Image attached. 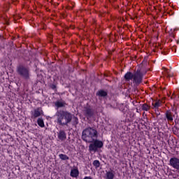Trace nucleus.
<instances>
[{
	"label": "nucleus",
	"mask_w": 179,
	"mask_h": 179,
	"mask_svg": "<svg viewBox=\"0 0 179 179\" xmlns=\"http://www.w3.org/2000/svg\"><path fill=\"white\" fill-rule=\"evenodd\" d=\"M56 117L57 120V124L62 125V127H68V124L72 122L73 115L66 110H58L56 113Z\"/></svg>",
	"instance_id": "1"
},
{
	"label": "nucleus",
	"mask_w": 179,
	"mask_h": 179,
	"mask_svg": "<svg viewBox=\"0 0 179 179\" xmlns=\"http://www.w3.org/2000/svg\"><path fill=\"white\" fill-rule=\"evenodd\" d=\"M99 137V132L96 128L87 127L83 131L82 139L87 143L94 142Z\"/></svg>",
	"instance_id": "2"
},
{
	"label": "nucleus",
	"mask_w": 179,
	"mask_h": 179,
	"mask_svg": "<svg viewBox=\"0 0 179 179\" xmlns=\"http://www.w3.org/2000/svg\"><path fill=\"white\" fill-rule=\"evenodd\" d=\"M124 79L129 82V80H132L133 79V83H135L136 86H138V85H141L142 83V79H143V74L141 73V71H137L134 73H132L131 72H127L124 75Z\"/></svg>",
	"instance_id": "3"
},
{
	"label": "nucleus",
	"mask_w": 179,
	"mask_h": 179,
	"mask_svg": "<svg viewBox=\"0 0 179 179\" xmlns=\"http://www.w3.org/2000/svg\"><path fill=\"white\" fill-rule=\"evenodd\" d=\"M17 73L25 80H29V79H30V69H29V67L20 65L17 68Z\"/></svg>",
	"instance_id": "4"
},
{
	"label": "nucleus",
	"mask_w": 179,
	"mask_h": 179,
	"mask_svg": "<svg viewBox=\"0 0 179 179\" xmlns=\"http://www.w3.org/2000/svg\"><path fill=\"white\" fill-rule=\"evenodd\" d=\"M89 145L90 152H97V150L103 148V141L96 138L94 141L90 142Z\"/></svg>",
	"instance_id": "5"
},
{
	"label": "nucleus",
	"mask_w": 179,
	"mask_h": 179,
	"mask_svg": "<svg viewBox=\"0 0 179 179\" xmlns=\"http://www.w3.org/2000/svg\"><path fill=\"white\" fill-rule=\"evenodd\" d=\"M83 115L87 118H92L94 115V110L90 106H86L83 109Z\"/></svg>",
	"instance_id": "6"
},
{
	"label": "nucleus",
	"mask_w": 179,
	"mask_h": 179,
	"mask_svg": "<svg viewBox=\"0 0 179 179\" xmlns=\"http://www.w3.org/2000/svg\"><path fill=\"white\" fill-rule=\"evenodd\" d=\"M43 109H41V108H37L34 109V111H31V118L32 120H36V118H38V117L43 115Z\"/></svg>",
	"instance_id": "7"
},
{
	"label": "nucleus",
	"mask_w": 179,
	"mask_h": 179,
	"mask_svg": "<svg viewBox=\"0 0 179 179\" xmlns=\"http://www.w3.org/2000/svg\"><path fill=\"white\" fill-rule=\"evenodd\" d=\"M169 164L173 167V169H176V170H179V158L176 157H172L169 160Z\"/></svg>",
	"instance_id": "8"
},
{
	"label": "nucleus",
	"mask_w": 179,
	"mask_h": 179,
	"mask_svg": "<svg viewBox=\"0 0 179 179\" xmlns=\"http://www.w3.org/2000/svg\"><path fill=\"white\" fill-rule=\"evenodd\" d=\"M165 117L168 122H173V121H174V117H176V115H174L173 113L170 110H168L165 112Z\"/></svg>",
	"instance_id": "9"
},
{
	"label": "nucleus",
	"mask_w": 179,
	"mask_h": 179,
	"mask_svg": "<svg viewBox=\"0 0 179 179\" xmlns=\"http://www.w3.org/2000/svg\"><path fill=\"white\" fill-rule=\"evenodd\" d=\"M57 138L59 139V141H65L66 139V133H65V131L60 130L59 132H57Z\"/></svg>",
	"instance_id": "10"
},
{
	"label": "nucleus",
	"mask_w": 179,
	"mask_h": 179,
	"mask_svg": "<svg viewBox=\"0 0 179 179\" xmlns=\"http://www.w3.org/2000/svg\"><path fill=\"white\" fill-rule=\"evenodd\" d=\"M114 177H115V171H114L113 170H110L108 171H106V173L105 175L106 179H114Z\"/></svg>",
	"instance_id": "11"
},
{
	"label": "nucleus",
	"mask_w": 179,
	"mask_h": 179,
	"mask_svg": "<svg viewBox=\"0 0 179 179\" xmlns=\"http://www.w3.org/2000/svg\"><path fill=\"white\" fill-rule=\"evenodd\" d=\"M55 106L57 107V108H61L62 107H65V106H66V103L64 101L60 100L56 101L55 103Z\"/></svg>",
	"instance_id": "12"
},
{
	"label": "nucleus",
	"mask_w": 179,
	"mask_h": 179,
	"mask_svg": "<svg viewBox=\"0 0 179 179\" xmlns=\"http://www.w3.org/2000/svg\"><path fill=\"white\" fill-rule=\"evenodd\" d=\"M70 176L71 177L76 178L79 176V170H78L77 168L71 169Z\"/></svg>",
	"instance_id": "13"
},
{
	"label": "nucleus",
	"mask_w": 179,
	"mask_h": 179,
	"mask_svg": "<svg viewBox=\"0 0 179 179\" xmlns=\"http://www.w3.org/2000/svg\"><path fill=\"white\" fill-rule=\"evenodd\" d=\"M108 93L107 91L100 90L96 92V96H99V97H107Z\"/></svg>",
	"instance_id": "14"
},
{
	"label": "nucleus",
	"mask_w": 179,
	"mask_h": 179,
	"mask_svg": "<svg viewBox=\"0 0 179 179\" xmlns=\"http://www.w3.org/2000/svg\"><path fill=\"white\" fill-rule=\"evenodd\" d=\"M162 104H163V101L162 100H157L155 103H152V106L155 109L159 108V107H162Z\"/></svg>",
	"instance_id": "15"
},
{
	"label": "nucleus",
	"mask_w": 179,
	"mask_h": 179,
	"mask_svg": "<svg viewBox=\"0 0 179 179\" xmlns=\"http://www.w3.org/2000/svg\"><path fill=\"white\" fill-rule=\"evenodd\" d=\"M141 108L143 111H149L150 110V106L148 105V103H144L142 105Z\"/></svg>",
	"instance_id": "16"
},
{
	"label": "nucleus",
	"mask_w": 179,
	"mask_h": 179,
	"mask_svg": "<svg viewBox=\"0 0 179 179\" xmlns=\"http://www.w3.org/2000/svg\"><path fill=\"white\" fill-rule=\"evenodd\" d=\"M37 124L41 128H44V120L41 118H38L37 120Z\"/></svg>",
	"instance_id": "17"
},
{
	"label": "nucleus",
	"mask_w": 179,
	"mask_h": 179,
	"mask_svg": "<svg viewBox=\"0 0 179 179\" xmlns=\"http://www.w3.org/2000/svg\"><path fill=\"white\" fill-rule=\"evenodd\" d=\"M59 157L62 160H69V157H68L66 155L60 154L59 155Z\"/></svg>",
	"instance_id": "18"
},
{
	"label": "nucleus",
	"mask_w": 179,
	"mask_h": 179,
	"mask_svg": "<svg viewBox=\"0 0 179 179\" xmlns=\"http://www.w3.org/2000/svg\"><path fill=\"white\" fill-rule=\"evenodd\" d=\"M93 166H94L96 169H99V167H100V162L99 160H94L93 162Z\"/></svg>",
	"instance_id": "19"
},
{
	"label": "nucleus",
	"mask_w": 179,
	"mask_h": 179,
	"mask_svg": "<svg viewBox=\"0 0 179 179\" xmlns=\"http://www.w3.org/2000/svg\"><path fill=\"white\" fill-rule=\"evenodd\" d=\"M73 125H78V124H79V119H78L76 117H73Z\"/></svg>",
	"instance_id": "20"
},
{
	"label": "nucleus",
	"mask_w": 179,
	"mask_h": 179,
	"mask_svg": "<svg viewBox=\"0 0 179 179\" xmlns=\"http://www.w3.org/2000/svg\"><path fill=\"white\" fill-rule=\"evenodd\" d=\"M166 73L167 78H171V76H173V75H171V74H170V73H169V71L167 69H166Z\"/></svg>",
	"instance_id": "21"
},
{
	"label": "nucleus",
	"mask_w": 179,
	"mask_h": 179,
	"mask_svg": "<svg viewBox=\"0 0 179 179\" xmlns=\"http://www.w3.org/2000/svg\"><path fill=\"white\" fill-rule=\"evenodd\" d=\"M176 97V94L173 93L172 96H171V99H174Z\"/></svg>",
	"instance_id": "22"
},
{
	"label": "nucleus",
	"mask_w": 179,
	"mask_h": 179,
	"mask_svg": "<svg viewBox=\"0 0 179 179\" xmlns=\"http://www.w3.org/2000/svg\"><path fill=\"white\" fill-rule=\"evenodd\" d=\"M84 179H93V178H92V177L90 176H86L84 178Z\"/></svg>",
	"instance_id": "23"
},
{
	"label": "nucleus",
	"mask_w": 179,
	"mask_h": 179,
	"mask_svg": "<svg viewBox=\"0 0 179 179\" xmlns=\"http://www.w3.org/2000/svg\"><path fill=\"white\" fill-rule=\"evenodd\" d=\"M55 85H52V89H55Z\"/></svg>",
	"instance_id": "24"
},
{
	"label": "nucleus",
	"mask_w": 179,
	"mask_h": 179,
	"mask_svg": "<svg viewBox=\"0 0 179 179\" xmlns=\"http://www.w3.org/2000/svg\"><path fill=\"white\" fill-rule=\"evenodd\" d=\"M164 55H166V53H165V52H164Z\"/></svg>",
	"instance_id": "25"
},
{
	"label": "nucleus",
	"mask_w": 179,
	"mask_h": 179,
	"mask_svg": "<svg viewBox=\"0 0 179 179\" xmlns=\"http://www.w3.org/2000/svg\"><path fill=\"white\" fill-rule=\"evenodd\" d=\"M105 76H107V75H105Z\"/></svg>",
	"instance_id": "26"
},
{
	"label": "nucleus",
	"mask_w": 179,
	"mask_h": 179,
	"mask_svg": "<svg viewBox=\"0 0 179 179\" xmlns=\"http://www.w3.org/2000/svg\"><path fill=\"white\" fill-rule=\"evenodd\" d=\"M175 114H177V112H176Z\"/></svg>",
	"instance_id": "27"
}]
</instances>
